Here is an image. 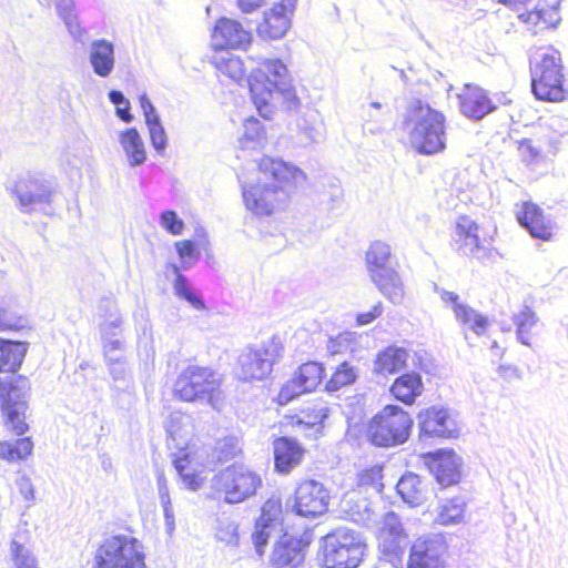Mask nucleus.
I'll use <instances>...</instances> for the list:
<instances>
[{
  "instance_id": "obj_1",
  "label": "nucleus",
  "mask_w": 568,
  "mask_h": 568,
  "mask_svg": "<svg viewBox=\"0 0 568 568\" xmlns=\"http://www.w3.org/2000/svg\"><path fill=\"white\" fill-rule=\"evenodd\" d=\"M258 172V182L244 185L242 191L246 209L258 216L272 215L281 209L307 179L296 165L270 156L260 160Z\"/></svg>"
},
{
  "instance_id": "obj_2",
  "label": "nucleus",
  "mask_w": 568,
  "mask_h": 568,
  "mask_svg": "<svg viewBox=\"0 0 568 568\" xmlns=\"http://www.w3.org/2000/svg\"><path fill=\"white\" fill-rule=\"evenodd\" d=\"M257 67L248 78L252 101L264 119H272L278 99L287 110H296L300 100L287 67L280 59L257 58Z\"/></svg>"
},
{
  "instance_id": "obj_3",
  "label": "nucleus",
  "mask_w": 568,
  "mask_h": 568,
  "mask_svg": "<svg viewBox=\"0 0 568 568\" xmlns=\"http://www.w3.org/2000/svg\"><path fill=\"white\" fill-rule=\"evenodd\" d=\"M445 115L429 104L410 103L405 121L410 145L420 154L433 155L446 149Z\"/></svg>"
},
{
  "instance_id": "obj_4",
  "label": "nucleus",
  "mask_w": 568,
  "mask_h": 568,
  "mask_svg": "<svg viewBox=\"0 0 568 568\" xmlns=\"http://www.w3.org/2000/svg\"><path fill=\"white\" fill-rule=\"evenodd\" d=\"M531 89L538 100L560 102L566 99L561 59L552 49L538 50L530 60Z\"/></svg>"
},
{
  "instance_id": "obj_5",
  "label": "nucleus",
  "mask_w": 568,
  "mask_h": 568,
  "mask_svg": "<svg viewBox=\"0 0 568 568\" xmlns=\"http://www.w3.org/2000/svg\"><path fill=\"white\" fill-rule=\"evenodd\" d=\"M220 386V378L214 371L190 365L178 376L173 392L181 400L207 403L217 408L221 403Z\"/></svg>"
},
{
  "instance_id": "obj_6",
  "label": "nucleus",
  "mask_w": 568,
  "mask_h": 568,
  "mask_svg": "<svg viewBox=\"0 0 568 568\" xmlns=\"http://www.w3.org/2000/svg\"><path fill=\"white\" fill-rule=\"evenodd\" d=\"M365 542L357 531L338 527L322 538L326 568H356L363 560Z\"/></svg>"
},
{
  "instance_id": "obj_7",
  "label": "nucleus",
  "mask_w": 568,
  "mask_h": 568,
  "mask_svg": "<svg viewBox=\"0 0 568 568\" xmlns=\"http://www.w3.org/2000/svg\"><path fill=\"white\" fill-rule=\"evenodd\" d=\"M412 425L413 420L406 412L388 405L371 420L367 433L374 445L390 447L407 440Z\"/></svg>"
},
{
  "instance_id": "obj_8",
  "label": "nucleus",
  "mask_w": 568,
  "mask_h": 568,
  "mask_svg": "<svg viewBox=\"0 0 568 568\" xmlns=\"http://www.w3.org/2000/svg\"><path fill=\"white\" fill-rule=\"evenodd\" d=\"M30 381L23 375L0 378L1 409L7 419V425L17 434L22 435L28 430L26 412L28 409V395Z\"/></svg>"
},
{
  "instance_id": "obj_9",
  "label": "nucleus",
  "mask_w": 568,
  "mask_h": 568,
  "mask_svg": "<svg viewBox=\"0 0 568 568\" xmlns=\"http://www.w3.org/2000/svg\"><path fill=\"white\" fill-rule=\"evenodd\" d=\"M97 568H145L140 542L130 536L106 538L95 555Z\"/></svg>"
},
{
  "instance_id": "obj_10",
  "label": "nucleus",
  "mask_w": 568,
  "mask_h": 568,
  "mask_svg": "<svg viewBox=\"0 0 568 568\" xmlns=\"http://www.w3.org/2000/svg\"><path fill=\"white\" fill-rule=\"evenodd\" d=\"M260 476L244 466H231L213 479V488L229 504L242 503L261 486Z\"/></svg>"
},
{
  "instance_id": "obj_11",
  "label": "nucleus",
  "mask_w": 568,
  "mask_h": 568,
  "mask_svg": "<svg viewBox=\"0 0 568 568\" xmlns=\"http://www.w3.org/2000/svg\"><path fill=\"white\" fill-rule=\"evenodd\" d=\"M447 550V542L443 535L422 536L410 547L407 568H445Z\"/></svg>"
},
{
  "instance_id": "obj_12",
  "label": "nucleus",
  "mask_w": 568,
  "mask_h": 568,
  "mask_svg": "<svg viewBox=\"0 0 568 568\" xmlns=\"http://www.w3.org/2000/svg\"><path fill=\"white\" fill-rule=\"evenodd\" d=\"M329 499V491L321 481L303 480L295 489L293 509L301 517L316 518L328 510Z\"/></svg>"
},
{
  "instance_id": "obj_13",
  "label": "nucleus",
  "mask_w": 568,
  "mask_h": 568,
  "mask_svg": "<svg viewBox=\"0 0 568 568\" xmlns=\"http://www.w3.org/2000/svg\"><path fill=\"white\" fill-rule=\"evenodd\" d=\"M275 355L276 347L273 344L244 349L237 362L239 378L245 382L265 378L272 372Z\"/></svg>"
},
{
  "instance_id": "obj_14",
  "label": "nucleus",
  "mask_w": 568,
  "mask_h": 568,
  "mask_svg": "<svg viewBox=\"0 0 568 568\" xmlns=\"http://www.w3.org/2000/svg\"><path fill=\"white\" fill-rule=\"evenodd\" d=\"M456 250L464 256L481 260L488 254V243L479 236V226L469 216H460L453 235Z\"/></svg>"
},
{
  "instance_id": "obj_15",
  "label": "nucleus",
  "mask_w": 568,
  "mask_h": 568,
  "mask_svg": "<svg viewBox=\"0 0 568 568\" xmlns=\"http://www.w3.org/2000/svg\"><path fill=\"white\" fill-rule=\"evenodd\" d=\"M297 0H281L264 13L257 26V33L263 39L277 40L285 36L291 27V17Z\"/></svg>"
},
{
  "instance_id": "obj_16",
  "label": "nucleus",
  "mask_w": 568,
  "mask_h": 568,
  "mask_svg": "<svg viewBox=\"0 0 568 568\" xmlns=\"http://www.w3.org/2000/svg\"><path fill=\"white\" fill-rule=\"evenodd\" d=\"M517 220L535 239L551 241L556 230V223L550 215L532 202H524L517 211Z\"/></svg>"
},
{
  "instance_id": "obj_17",
  "label": "nucleus",
  "mask_w": 568,
  "mask_h": 568,
  "mask_svg": "<svg viewBox=\"0 0 568 568\" xmlns=\"http://www.w3.org/2000/svg\"><path fill=\"white\" fill-rule=\"evenodd\" d=\"M420 433L428 437H455L458 427L448 409L443 407H429L418 414Z\"/></svg>"
},
{
  "instance_id": "obj_18",
  "label": "nucleus",
  "mask_w": 568,
  "mask_h": 568,
  "mask_svg": "<svg viewBox=\"0 0 568 568\" xmlns=\"http://www.w3.org/2000/svg\"><path fill=\"white\" fill-rule=\"evenodd\" d=\"M20 209L24 213H30L38 206L51 202L52 189L50 184L40 179H22L16 185Z\"/></svg>"
},
{
  "instance_id": "obj_19",
  "label": "nucleus",
  "mask_w": 568,
  "mask_h": 568,
  "mask_svg": "<svg viewBox=\"0 0 568 568\" xmlns=\"http://www.w3.org/2000/svg\"><path fill=\"white\" fill-rule=\"evenodd\" d=\"M250 41V32L240 22L227 18L220 19L212 33V43L219 50L243 49Z\"/></svg>"
},
{
  "instance_id": "obj_20",
  "label": "nucleus",
  "mask_w": 568,
  "mask_h": 568,
  "mask_svg": "<svg viewBox=\"0 0 568 568\" xmlns=\"http://www.w3.org/2000/svg\"><path fill=\"white\" fill-rule=\"evenodd\" d=\"M280 515L281 501L278 499H268L265 501L262 507L261 517L257 519L255 530L252 534L253 544L260 556L264 554V547L278 524Z\"/></svg>"
},
{
  "instance_id": "obj_21",
  "label": "nucleus",
  "mask_w": 568,
  "mask_h": 568,
  "mask_svg": "<svg viewBox=\"0 0 568 568\" xmlns=\"http://www.w3.org/2000/svg\"><path fill=\"white\" fill-rule=\"evenodd\" d=\"M304 561V546L292 535L284 534L276 542L271 564L274 568H296Z\"/></svg>"
},
{
  "instance_id": "obj_22",
  "label": "nucleus",
  "mask_w": 568,
  "mask_h": 568,
  "mask_svg": "<svg viewBox=\"0 0 568 568\" xmlns=\"http://www.w3.org/2000/svg\"><path fill=\"white\" fill-rule=\"evenodd\" d=\"M458 99L462 113L470 119L480 120L495 109L486 92L474 84H465Z\"/></svg>"
},
{
  "instance_id": "obj_23",
  "label": "nucleus",
  "mask_w": 568,
  "mask_h": 568,
  "mask_svg": "<svg viewBox=\"0 0 568 568\" xmlns=\"http://www.w3.org/2000/svg\"><path fill=\"white\" fill-rule=\"evenodd\" d=\"M369 278L378 291L393 304H399L404 300V284L395 266H387L369 273Z\"/></svg>"
},
{
  "instance_id": "obj_24",
  "label": "nucleus",
  "mask_w": 568,
  "mask_h": 568,
  "mask_svg": "<svg viewBox=\"0 0 568 568\" xmlns=\"http://www.w3.org/2000/svg\"><path fill=\"white\" fill-rule=\"evenodd\" d=\"M89 62L97 75L108 78L115 65L114 44L106 39L93 40L89 47Z\"/></svg>"
},
{
  "instance_id": "obj_25",
  "label": "nucleus",
  "mask_w": 568,
  "mask_h": 568,
  "mask_svg": "<svg viewBox=\"0 0 568 568\" xmlns=\"http://www.w3.org/2000/svg\"><path fill=\"white\" fill-rule=\"evenodd\" d=\"M462 458L453 450L438 452L433 460L432 470L442 486L456 484L460 479Z\"/></svg>"
},
{
  "instance_id": "obj_26",
  "label": "nucleus",
  "mask_w": 568,
  "mask_h": 568,
  "mask_svg": "<svg viewBox=\"0 0 568 568\" xmlns=\"http://www.w3.org/2000/svg\"><path fill=\"white\" fill-rule=\"evenodd\" d=\"M558 0H538L532 9H527L518 14L519 19L535 27L552 28L559 22Z\"/></svg>"
},
{
  "instance_id": "obj_27",
  "label": "nucleus",
  "mask_w": 568,
  "mask_h": 568,
  "mask_svg": "<svg viewBox=\"0 0 568 568\" xmlns=\"http://www.w3.org/2000/svg\"><path fill=\"white\" fill-rule=\"evenodd\" d=\"M273 446L275 467L280 473H290L301 463L303 449L294 439L281 437L274 442Z\"/></svg>"
},
{
  "instance_id": "obj_28",
  "label": "nucleus",
  "mask_w": 568,
  "mask_h": 568,
  "mask_svg": "<svg viewBox=\"0 0 568 568\" xmlns=\"http://www.w3.org/2000/svg\"><path fill=\"white\" fill-rule=\"evenodd\" d=\"M396 488L403 500L413 507L423 504L427 499L428 485L416 474L403 475Z\"/></svg>"
},
{
  "instance_id": "obj_29",
  "label": "nucleus",
  "mask_w": 568,
  "mask_h": 568,
  "mask_svg": "<svg viewBox=\"0 0 568 568\" xmlns=\"http://www.w3.org/2000/svg\"><path fill=\"white\" fill-rule=\"evenodd\" d=\"M29 343L0 337V373H16L27 355Z\"/></svg>"
},
{
  "instance_id": "obj_30",
  "label": "nucleus",
  "mask_w": 568,
  "mask_h": 568,
  "mask_svg": "<svg viewBox=\"0 0 568 568\" xmlns=\"http://www.w3.org/2000/svg\"><path fill=\"white\" fill-rule=\"evenodd\" d=\"M424 389L422 377L412 372L397 377L390 387L394 397L405 404H413Z\"/></svg>"
},
{
  "instance_id": "obj_31",
  "label": "nucleus",
  "mask_w": 568,
  "mask_h": 568,
  "mask_svg": "<svg viewBox=\"0 0 568 568\" xmlns=\"http://www.w3.org/2000/svg\"><path fill=\"white\" fill-rule=\"evenodd\" d=\"M407 359L408 353L405 348L389 346L378 353L374 363V372L382 375L396 374L406 366Z\"/></svg>"
},
{
  "instance_id": "obj_32",
  "label": "nucleus",
  "mask_w": 568,
  "mask_h": 568,
  "mask_svg": "<svg viewBox=\"0 0 568 568\" xmlns=\"http://www.w3.org/2000/svg\"><path fill=\"white\" fill-rule=\"evenodd\" d=\"M119 142L126 155L130 166H140L145 162V145L135 128H130L121 132Z\"/></svg>"
},
{
  "instance_id": "obj_33",
  "label": "nucleus",
  "mask_w": 568,
  "mask_h": 568,
  "mask_svg": "<svg viewBox=\"0 0 568 568\" xmlns=\"http://www.w3.org/2000/svg\"><path fill=\"white\" fill-rule=\"evenodd\" d=\"M466 501L462 497L440 503L436 509L434 521L440 526L458 525L464 520Z\"/></svg>"
},
{
  "instance_id": "obj_34",
  "label": "nucleus",
  "mask_w": 568,
  "mask_h": 568,
  "mask_svg": "<svg viewBox=\"0 0 568 568\" xmlns=\"http://www.w3.org/2000/svg\"><path fill=\"white\" fill-rule=\"evenodd\" d=\"M538 322V315L529 306H524L523 310L514 314L513 323L516 326V336L519 343L526 346L531 345V332Z\"/></svg>"
},
{
  "instance_id": "obj_35",
  "label": "nucleus",
  "mask_w": 568,
  "mask_h": 568,
  "mask_svg": "<svg viewBox=\"0 0 568 568\" xmlns=\"http://www.w3.org/2000/svg\"><path fill=\"white\" fill-rule=\"evenodd\" d=\"M456 320L465 327H468L477 335H483L488 327V320L476 310L466 304L454 306Z\"/></svg>"
},
{
  "instance_id": "obj_36",
  "label": "nucleus",
  "mask_w": 568,
  "mask_h": 568,
  "mask_svg": "<svg viewBox=\"0 0 568 568\" xmlns=\"http://www.w3.org/2000/svg\"><path fill=\"white\" fill-rule=\"evenodd\" d=\"M342 507L349 519L356 524L367 526L373 519V510L366 499L356 500L354 494L345 495Z\"/></svg>"
},
{
  "instance_id": "obj_37",
  "label": "nucleus",
  "mask_w": 568,
  "mask_h": 568,
  "mask_svg": "<svg viewBox=\"0 0 568 568\" xmlns=\"http://www.w3.org/2000/svg\"><path fill=\"white\" fill-rule=\"evenodd\" d=\"M392 265H394V263L390 246L382 241L373 242L366 252L368 274Z\"/></svg>"
},
{
  "instance_id": "obj_38",
  "label": "nucleus",
  "mask_w": 568,
  "mask_h": 568,
  "mask_svg": "<svg viewBox=\"0 0 568 568\" xmlns=\"http://www.w3.org/2000/svg\"><path fill=\"white\" fill-rule=\"evenodd\" d=\"M358 368L349 362L339 363L325 385L327 392H336L356 382Z\"/></svg>"
},
{
  "instance_id": "obj_39",
  "label": "nucleus",
  "mask_w": 568,
  "mask_h": 568,
  "mask_svg": "<svg viewBox=\"0 0 568 568\" xmlns=\"http://www.w3.org/2000/svg\"><path fill=\"white\" fill-rule=\"evenodd\" d=\"M243 135L240 140L243 149H256L261 148L266 142V133L261 122L251 116L244 121Z\"/></svg>"
},
{
  "instance_id": "obj_40",
  "label": "nucleus",
  "mask_w": 568,
  "mask_h": 568,
  "mask_svg": "<svg viewBox=\"0 0 568 568\" xmlns=\"http://www.w3.org/2000/svg\"><path fill=\"white\" fill-rule=\"evenodd\" d=\"M33 448V443L29 437L11 442H0V458L8 462H18L27 458Z\"/></svg>"
},
{
  "instance_id": "obj_41",
  "label": "nucleus",
  "mask_w": 568,
  "mask_h": 568,
  "mask_svg": "<svg viewBox=\"0 0 568 568\" xmlns=\"http://www.w3.org/2000/svg\"><path fill=\"white\" fill-rule=\"evenodd\" d=\"M214 63L222 74L234 81L241 80L244 75L243 62L233 53L225 52L222 55L215 57Z\"/></svg>"
},
{
  "instance_id": "obj_42",
  "label": "nucleus",
  "mask_w": 568,
  "mask_h": 568,
  "mask_svg": "<svg viewBox=\"0 0 568 568\" xmlns=\"http://www.w3.org/2000/svg\"><path fill=\"white\" fill-rule=\"evenodd\" d=\"M324 368L316 362L303 364L295 374L308 392L314 390L323 379Z\"/></svg>"
},
{
  "instance_id": "obj_43",
  "label": "nucleus",
  "mask_w": 568,
  "mask_h": 568,
  "mask_svg": "<svg viewBox=\"0 0 568 568\" xmlns=\"http://www.w3.org/2000/svg\"><path fill=\"white\" fill-rule=\"evenodd\" d=\"M145 123L149 130L152 146L159 154H163L166 149L168 136L161 123V119L152 118L150 122Z\"/></svg>"
},
{
  "instance_id": "obj_44",
  "label": "nucleus",
  "mask_w": 568,
  "mask_h": 568,
  "mask_svg": "<svg viewBox=\"0 0 568 568\" xmlns=\"http://www.w3.org/2000/svg\"><path fill=\"white\" fill-rule=\"evenodd\" d=\"M28 327V320L0 304V331H20Z\"/></svg>"
},
{
  "instance_id": "obj_45",
  "label": "nucleus",
  "mask_w": 568,
  "mask_h": 568,
  "mask_svg": "<svg viewBox=\"0 0 568 568\" xmlns=\"http://www.w3.org/2000/svg\"><path fill=\"white\" fill-rule=\"evenodd\" d=\"M174 272L176 274V278L174 281V291L175 294L184 300H186L194 308L204 310V302L191 292L186 284V280L183 275H181L178 271V267L174 266Z\"/></svg>"
},
{
  "instance_id": "obj_46",
  "label": "nucleus",
  "mask_w": 568,
  "mask_h": 568,
  "mask_svg": "<svg viewBox=\"0 0 568 568\" xmlns=\"http://www.w3.org/2000/svg\"><path fill=\"white\" fill-rule=\"evenodd\" d=\"M10 550L14 568H38L36 558L23 545L12 540Z\"/></svg>"
},
{
  "instance_id": "obj_47",
  "label": "nucleus",
  "mask_w": 568,
  "mask_h": 568,
  "mask_svg": "<svg viewBox=\"0 0 568 568\" xmlns=\"http://www.w3.org/2000/svg\"><path fill=\"white\" fill-rule=\"evenodd\" d=\"M382 480V468L374 466L368 469L361 471L357 476V485L359 487L372 488L375 493H379L383 484Z\"/></svg>"
},
{
  "instance_id": "obj_48",
  "label": "nucleus",
  "mask_w": 568,
  "mask_h": 568,
  "mask_svg": "<svg viewBox=\"0 0 568 568\" xmlns=\"http://www.w3.org/2000/svg\"><path fill=\"white\" fill-rule=\"evenodd\" d=\"M328 407L324 404H316L307 409L304 413L303 417H300L296 420L297 425H305L308 427H314L323 423V420L328 416Z\"/></svg>"
},
{
  "instance_id": "obj_49",
  "label": "nucleus",
  "mask_w": 568,
  "mask_h": 568,
  "mask_svg": "<svg viewBox=\"0 0 568 568\" xmlns=\"http://www.w3.org/2000/svg\"><path fill=\"white\" fill-rule=\"evenodd\" d=\"M216 537L220 541L227 545L237 542V525L229 518H221L217 520Z\"/></svg>"
},
{
  "instance_id": "obj_50",
  "label": "nucleus",
  "mask_w": 568,
  "mask_h": 568,
  "mask_svg": "<svg viewBox=\"0 0 568 568\" xmlns=\"http://www.w3.org/2000/svg\"><path fill=\"white\" fill-rule=\"evenodd\" d=\"M109 100L115 105V114L122 121L125 123L132 122L133 115L130 113V101L121 91L111 90L109 92Z\"/></svg>"
},
{
  "instance_id": "obj_51",
  "label": "nucleus",
  "mask_w": 568,
  "mask_h": 568,
  "mask_svg": "<svg viewBox=\"0 0 568 568\" xmlns=\"http://www.w3.org/2000/svg\"><path fill=\"white\" fill-rule=\"evenodd\" d=\"M308 393L307 389H304L303 384L301 381L296 377V375L288 381L286 384L283 385L278 393V403L281 405H285L295 397L300 396L301 394Z\"/></svg>"
},
{
  "instance_id": "obj_52",
  "label": "nucleus",
  "mask_w": 568,
  "mask_h": 568,
  "mask_svg": "<svg viewBox=\"0 0 568 568\" xmlns=\"http://www.w3.org/2000/svg\"><path fill=\"white\" fill-rule=\"evenodd\" d=\"M174 467L178 474L181 476L186 488L196 490L200 487L199 477L189 467L186 458H176L174 460Z\"/></svg>"
},
{
  "instance_id": "obj_53",
  "label": "nucleus",
  "mask_w": 568,
  "mask_h": 568,
  "mask_svg": "<svg viewBox=\"0 0 568 568\" xmlns=\"http://www.w3.org/2000/svg\"><path fill=\"white\" fill-rule=\"evenodd\" d=\"M161 226L172 235H180L184 229V222L180 219L175 211H164L160 216Z\"/></svg>"
},
{
  "instance_id": "obj_54",
  "label": "nucleus",
  "mask_w": 568,
  "mask_h": 568,
  "mask_svg": "<svg viewBox=\"0 0 568 568\" xmlns=\"http://www.w3.org/2000/svg\"><path fill=\"white\" fill-rule=\"evenodd\" d=\"M383 531L388 532L394 539L404 537V528L398 515L389 511L384 517Z\"/></svg>"
},
{
  "instance_id": "obj_55",
  "label": "nucleus",
  "mask_w": 568,
  "mask_h": 568,
  "mask_svg": "<svg viewBox=\"0 0 568 568\" xmlns=\"http://www.w3.org/2000/svg\"><path fill=\"white\" fill-rule=\"evenodd\" d=\"M110 375L112 376L114 383H125L130 379L131 374L128 366L126 358L120 359L118 362L106 364Z\"/></svg>"
},
{
  "instance_id": "obj_56",
  "label": "nucleus",
  "mask_w": 568,
  "mask_h": 568,
  "mask_svg": "<svg viewBox=\"0 0 568 568\" xmlns=\"http://www.w3.org/2000/svg\"><path fill=\"white\" fill-rule=\"evenodd\" d=\"M236 445L233 438H226L217 443L215 447L216 460L224 463L236 454Z\"/></svg>"
},
{
  "instance_id": "obj_57",
  "label": "nucleus",
  "mask_w": 568,
  "mask_h": 568,
  "mask_svg": "<svg viewBox=\"0 0 568 568\" xmlns=\"http://www.w3.org/2000/svg\"><path fill=\"white\" fill-rule=\"evenodd\" d=\"M160 505L163 510L165 532L169 537H172L175 531V516L172 506V500L171 498L162 499L160 500Z\"/></svg>"
},
{
  "instance_id": "obj_58",
  "label": "nucleus",
  "mask_w": 568,
  "mask_h": 568,
  "mask_svg": "<svg viewBox=\"0 0 568 568\" xmlns=\"http://www.w3.org/2000/svg\"><path fill=\"white\" fill-rule=\"evenodd\" d=\"M60 18L63 20L70 36L75 41L82 42L83 36H84V30L80 26L77 13L74 12V13L67 14V16H63Z\"/></svg>"
},
{
  "instance_id": "obj_59",
  "label": "nucleus",
  "mask_w": 568,
  "mask_h": 568,
  "mask_svg": "<svg viewBox=\"0 0 568 568\" xmlns=\"http://www.w3.org/2000/svg\"><path fill=\"white\" fill-rule=\"evenodd\" d=\"M122 326V314L108 320H102L100 323V332L102 335H120Z\"/></svg>"
},
{
  "instance_id": "obj_60",
  "label": "nucleus",
  "mask_w": 568,
  "mask_h": 568,
  "mask_svg": "<svg viewBox=\"0 0 568 568\" xmlns=\"http://www.w3.org/2000/svg\"><path fill=\"white\" fill-rule=\"evenodd\" d=\"M383 314V305L381 302L375 304L371 311L365 313H359L356 316V323L358 326L368 325L374 320L378 318Z\"/></svg>"
},
{
  "instance_id": "obj_61",
  "label": "nucleus",
  "mask_w": 568,
  "mask_h": 568,
  "mask_svg": "<svg viewBox=\"0 0 568 568\" xmlns=\"http://www.w3.org/2000/svg\"><path fill=\"white\" fill-rule=\"evenodd\" d=\"M99 311L103 320L113 318L121 315L116 302L110 298L101 301Z\"/></svg>"
},
{
  "instance_id": "obj_62",
  "label": "nucleus",
  "mask_w": 568,
  "mask_h": 568,
  "mask_svg": "<svg viewBox=\"0 0 568 568\" xmlns=\"http://www.w3.org/2000/svg\"><path fill=\"white\" fill-rule=\"evenodd\" d=\"M16 484L24 500L32 501L34 499V487L29 477L20 476Z\"/></svg>"
},
{
  "instance_id": "obj_63",
  "label": "nucleus",
  "mask_w": 568,
  "mask_h": 568,
  "mask_svg": "<svg viewBox=\"0 0 568 568\" xmlns=\"http://www.w3.org/2000/svg\"><path fill=\"white\" fill-rule=\"evenodd\" d=\"M119 336L120 335H102L103 352L111 354L112 351H125V343Z\"/></svg>"
},
{
  "instance_id": "obj_64",
  "label": "nucleus",
  "mask_w": 568,
  "mask_h": 568,
  "mask_svg": "<svg viewBox=\"0 0 568 568\" xmlns=\"http://www.w3.org/2000/svg\"><path fill=\"white\" fill-rule=\"evenodd\" d=\"M140 106L143 111L144 120L145 122H150L152 118H160L155 106L151 102V100L148 98L145 93L140 95L139 98Z\"/></svg>"
}]
</instances>
